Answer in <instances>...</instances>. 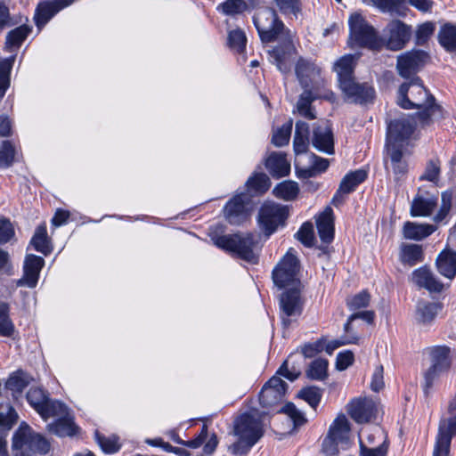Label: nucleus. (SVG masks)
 Here are the masks:
<instances>
[{
	"label": "nucleus",
	"instance_id": "42",
	"mask_svg": "<svg viewBox=\"0 0 456 456\" xmlns=\"http://www.w3.org/2000/svg\"><path fill=\"white\" fill-rule=\"evenodd\" d=\"M271 186L269 177L264 173H256L246 182V187L250 194L261 195L267 191Z\"/></svg>",
	"mask_w": 456,
	"mask_h": 456
},
{
	"label": "nucleus",
	"instance_id": "54",
	"mask_svg": "<svg viewBox=\"0 0 456 456\" xmlns=\"http://www.w3.org/2000/svg\"><path fill=\"white\" fill-rule=\"evenodd\" d=\"M292 120L289 119L288 122L283 124L278 128L273 134L272 142L276 147H282L287 145L289 142L291 131H292Z\"/></svg>",
	"mask_w": 456,
	"mask_h": 456
},
{
	"label": "nucleus",
	"instance_id": "40",
	"mask_svg": "<svg viewBox=\"0 0 456 456\" xmlns=\"http://www.w3.org/2000/svg\"><path fill=\"white\" fill-rule=\"evenodd\" d=\"M439 44L447 52L456 51V25L445 23L443 25L437 35Z\"/></svg>",
	"mask_w": 456,
	"mask_h": 456
},
{
	"label": "nucleus",
	"instance_id": "41",
	"mask_svg": "<svg viewBox=\"0 0 456 456\" xmlns=\"http://www.w3.org/2000/svg\"><path fill=\"white\" fill-rule=\"evenodd\" d=\"M15 333V325L10 317V305L0 301V337L13 338Z\"/></svg>",
	"mask_w": 456,
	"mask_h": 456
},
{
	"label": "nucleus",
	"instance_id": "36",
	"mask_svg": "<svg viewBox=\"0 0 456 456\" xmlns=\"http://www.w3.org/2000/svg\"><path fill=\"white\" fill-rule=\"evenodd\" d=\"M438 272L448 279L456 275V252L443 251L436 258Z\"/></svg>",
	"mask_w": 456,
	"mask_h": 456
},
{
	"label": "nucleus",
	"instance_id": "11",
	"mask_svg": "<svg viewBox=\"0 0 456 456\" xmlns=\"http://www.w3.org/2000/svg\"><path fill=\"white\" fill-rule=\"evenodd\" d=\"M290 248L282 259L278 263L273 271V281L280 289L287 286L297 287L299 281L297 278L299 271V262L297 257L292 253Z\"/></svg>",
	"mask_w": 456,
	"mask_h": 456
},
{
	"label": "nucleus",
	"instance_id": "25",
	"mask_svg": "<svg viewBox=\"0 0 456 456\" xmlns=\"http://www.w3.org/2000/svg\"><path fill=\"white\" fill-rule=\"evenodd\" d=\"M319 237L322 243L330 244L334 239V214L330 207H327L316 218Z\"/></svg>",
	"mask_w": 456,
	"mask_h": 456
},
{
	"label": "nucleus",
	"instance_id": "61",
	"mask_svg": "<svg viewBox=\"0 0 456 456\" xmlns=\"http://www.w3.org/2000/svg\"><path fill=\"white\" fill-rule=\"evenodd\" d=\"M14 159V148L8 141H3L0 148V167H10Z\"/></svg>",
	"mask_w": 456,
	"mask_h": 456
},
{
	"label": "nucleus",
	"instance_id": "37",
	"mask_svg": "<svg viewBox=\"0 0 456 456\" xmlns=\"http://www.w3.org/2000/svg\"><path fill=\"white\" fill-rule=\"evenodd\" d=\"M295 71L303 88L309 87L311 78L320 73V69L314 63L304 59L298 60Z\"/></svg>",
	"mask_w": 456,
	"mask_h": 456
},
{
	"label": "nucleus",
	"instance_id": "15",
	"mask_svg": "<svg viewBox=\"0 0 456 456\" xmlns=\"http://www.w3.org/2000/svg\"><path fill=\"white\" fill-rule=\"evenodd\" d=\"M428 58V53L422 50H411L400 54L396 63L398 74L408 81L419 77L416 74L423 68Z\"/></svg>",
	"mask_w": 456,
	"mask_h": 456
},
{
	"label": "nucleus",
	"instance_id": "32",
	"mask_svg": "<svg viewBox=\"0 0 456 456\" xmlns=\"http://www.w3.org/2000/svg\"><path fill=\"white\" fill-rule=\"evenodd\" d=\"M437 205V197L427 194H418L414 197L411 205L412 216H429Z\"/></svg>",
	"mask_w": 456,
	"mask_h": 456
},
{
	"label": "nucleus",
	"instance_id": "35",
	"mask_svg": "<svg viewBox=\"0 0 456 456\" xmlns=\"http://www.w3.org/2000/svg\"><path fill=\"white\" fill-rule=\"evenodd\" d=\"M455 434L456 431L446 426L440 425L433 456H449L451 442Z\"/></svg>",
	"mask_w": 456,
	"mask_h": 456
},
{
	"label": "nucleus",
	"instance_id": "47",
	"mask_svg": "<svg viewBox=\"0 0 456 456\" xmlns=\"http://www.w3.org/2000/svg\"><path fill=\"white\" fill-rule=\"evenodd\" d=\"M329 362L323 358L314 360L306 370V376L310 379L324 380L328 376Z\"/></svg>",
	"mask_w": 456,
	"mask_h": 456
},
{
	"label": "nucleus",
	"instance_id": "56",
	"mask_svg": "<svg viewBox=\"0 0 456 456\" xmlns=\"http://www.w3.org/2000/svg\"><path fill=\"white\" fill-rule=\"evenodd\" d=\"M298 396L315 410L322 399V390L316 387H305L299 392Z\"/></svg>",
	"mask_w": 456,
	"mask_h": 456
},
{
	"label": "nucleus",
	"instance_id": "1",
	"mask_svg": "<svg viewBox=\"0 0 456 456\" xmlns=\"http://www.w3.org/2000/svg\"><path fill=\"white\" fill-rule=\"evenodd\" d=\"M397 103L405 110H420L416 118L422 126L443 118L442 107L436 103L435 97L425 88L419 77H413L400 86Z\"/></svg>",
	"mask_w": 456,
	"mask_h": 456
},
{
	"label": "nucleus",
	"instance_id": "31",
	"mask_svg": "<svg viewBox=\"0 0 456 456\" xmlns=\"http://www.w3.org/2000/svg\"><path fill=\"white\" fill-rule=\"evenodd\" d=\"M413 282L430 292H441L444 285L427 267H420L412 273Z\"/></svg>",
	"mask_w": 456,
	"mask_h": 456
},
{
	"label": "nucleus",
	"instance_id": "4",
	"mask_svg": "<svg viewBox=\"0 0 456 456\" xmlns=\"http://www.w3.org/2000/svg\"><path fill=\"white\" fill-rule=\"evenodd\" d=\"M253 22L260 40L265 44L279 42L292 35L273 8L258 10L253 17Z\"/></svg>",
	"mask_w": 456,
	"mask_h": 456
},
{
	"label": "nucleus",
	"instance_id": "26",
	"mask_svg": "<svg viewBox=\"0 0 456 456\" xmlns=\"http://www.w3.org/2000/svg\"><path fill=\"white\" fill-rule=\"evenodd\" d=\"M308 158L310 162L309 167H300L298 161L297 159L295 161L296 172L299 178L305 179L316 176L317 175L325 172L330 166L329 159L319 157L314 153H310Z\"/></svg>",
	"mask_w": 456,
	"mask_h": 456
},
{
	"label": "nucleus",
	"instance_id": "52",
	"mask_svg": "<svg viewBox=\"0 0 456 456\" xmlns=\"http://www.w3.org/2000/svg\"><path fill=\"white\" fill-rule=\"evenodd\" d=\"M247 9L248 4L244 0H225L217 7V10L231 16L240 14Z\"/></svg>",
	"mask_w": 456,
	"mask_h": 456
},
{
	"label": "nucleus",
	"instance_id": "27",
	"mask_svg": "<svg viewBox=\"0 0 456 456\" xmlns=\"http://www.w3.org/2000/svg\"><path fill=\"white\" fill-rule=\"evenodd\" d=\"M442 309L443 305L439 302L419 300L416 305L415 319L421 325H430Z\"/></svg>",
	"mask_w": 456,
	"mask_h": 456
},
{
	"label": "nucleus",
	"instance_id": "51",
	"mask_svg": "<svg viewBox=\"0 0 456 456\" xmlns=\"http://www.w3.org/2000/svg\"><path fill=\"white\" fill-rule=\"evenodd\" d=\"M441 174V162L438 159H432L428 161L423 174L419 176V180L428 181L435 184L439 182Z\"/></svg>",
	"mask_w": 456,
	"mask_h": 456
},
{
	"label": "nucleus",
	"instance_id": "33",
	"mask_svg": "<svg viewBox=\"0 0 456 456\" xmlns=\"http://www.w3.org/2000/svg\"><path fill=\"white\" fill-rule=\"evenodd\" d=\"M436 231V226L427 224L406 222L403 224V233L407 240H421Z\"/></svg>",
	"mask_w": 456,
	"mask_h": 456
},
{
	"label": "nucleus",
	"instance_id": "60",
	"mask_svg": "<svg viewBox=\"0 0 456 456\" xmlns=\"http://www.w3.org/2000/svg\"><path fill=\"white\" fill-rule=\"evenodd\" d=\"M280 411L289 417L295 428L300 427L306 422L304 413L301 412L292 403H286Z\"/></svg>",
	"mask_w": 456,
	"mask_h": 456
},
{
	"label": "nucleus",
	"instance_id": "22",
	"mask_svg": "<svg viewBox=\"0 0 456 456\" xmlns=\"http://www.w3.org/2000/svg\"><path fill=\"white\" fill-rule=\"evenodd\" d=\"M45 260L43 257L29 254L26 256L23 266V276L17 281V286H27L35 288L39 279V273L44 267Z\"/></svg>",
	"mask_w": 456,
	"mask_h": 456
},
{
	"label": "nucleus",
	"instance_id": "59",
	"mask_svg": "<svg viewBox=\"0 0 456 456\" xmlns=\"http://www.w3.org/2000/svg\"><path fill=\"white\" fill-rule=\"evenodd\" d=\"M296 237L305 247H312L314 241L313 224L310 222L304 223L296 233Z\"/></svg>",
	"mask_w": 456,
	"mask_h": 456
},
{
	"label": "nucleus",
	"instance_id": "62",
	"mask_svg": "<svg viewBox=\"0 0 456 456\" xmlns=\"http://www.w3.org/2000/svg\"><path fill=\"white\" fill-rule=\"evenodd\" d=\"M325 346V338L322 337L312 343H306L301 346V354L305 358L314 357L317 354L323 351Z\"/></svg>",
	"mask_w": 456,
	"mask_h": 456
},
{
	"label": "nucleus",
	"instance_id": "18",
	"mask_svg": "<svg viewBox=\"0 0 456 456\" xmlns=\"http://www.w3.org/2000/svg\"><path fill=\"white\" fill-rule=\"evenodd\" d=\"M268 53L271 61L276 65L281 72H289L291 69L296 53L293 36H287L286 38L279 41V44L272 50L268 51Z\"/></svg>",
	"mask_w": 456,
	"mask_h": 456
},
{
	"label": "nucleus",
	"instance_id": "48",
	"mask_svg": "<svg viewBox=\"0 0 456 456\" xmlns=\"http://www.w3.org/2000/svg\"><path fill=\"white\" fill-rule=\"evenodd\" d=\"M30 243L37 251L44 254L45 256H47L51 252L45 225H40L37 228Z\"/></svg>",
	"mask_w": 456,
	"mask_h": 456
},
{
	"label": "nucleus",
	"instance_id": "7",
	"mask_svg": "<svg viewBox=\"0 0 456 456\" xmlns=\"http://www.w3.org/2000/svg\"><path fill=\"white\" fill-rule=\"evenodd\" d=\"M430 365L424 372L423 390L428 394L434 384L444 373L448 372L452 365L451 349L446 346H435L428 348Z\"/></svg>",
	"mask_w": 456,
	"mask_h": 456
},
{
	"label": "nucleus",
	"instance_id": "34",
	"mask_svg": "<svg viewBox=\"0 0 456 456\" xmlns=\"http://www.w3.org/2000/svg\"><path fill=\"white\" fill-rule=\"evenodd\" d=\"M274 10L289 19H298L303 13L302 0H272Z\"/></svg>",
	"mask_w": 456,
	"mask_h": 456
},
{
	"label": "nucleus",
	"instance_id": "17",
	"mask_svg": "<svg viewBox=\"0 0 456 456\" xmlns=\"http://www.w3.org/2000/svg\"><path fill=\"white\" fill-rule=\"evenodd\" d=\"M281 318L285 328L291 323V317H297L302 313L303 302L300 290L293 287L285 290L280 297Z\"/></svg>",
	"mask_w": 456,
	"mask_h": 456
},
{
	"label": "nucleus",
	"instance_id": "28",
	"mask_svg": "<svg viewBox=\"0 0 456 456\" xmlns=\"http://www.w3.org/2000/svg\"><path fill=\"white\" fill-rule=\"evenodd\" d=\"M55 417L58 419L47 425L50 433L61 437L72 436L77 433V427L74 424L73 418L70 416L67 406L64 414Z\"/></svg>",
	"mask_w": 456,
	"mask_h": 456
},
{
	"label": "nucleus",
	"instance_id": "3",
	"mask_svg": "<svg viewBox=\"0 0 456 456\" xmlns=\"http://www.w3.org/2000/svg\"><path fill=\"white\" fill-rule=\"evenodd\" d=\"M348 27L349 47L367 48L371 51H380L384 47L383 38L360 12H354L349 16Z\"/></svg>",
	"mask_w": 456,
	"mask_h": 456
},
{
	"label": "nucleus",
	"instance_id": "2",
	"mask_svg": "<svg viewBox=\"0 0 456 456\" xmlns=\"http://www.w3.org/2000/svg\"><path fill=\"white\" fill-rule=\"evenodd\" d=\"M234 435L239 440L230 446L233 455L247 454L264 436V425L256 413L246 412L234 420Z\"/></svg>",
	"mask_w": 456,
	"mask_h": 456
},
{
	"label": "nucleus",
	"instance_id": "46",
	"mask_svg": "<svg viewBox=\"0 0 456 456\" xmlns=\"http://www.w3.org/2000/svg\"><path fill=\"white\" fill-rule=\"evenodd\" d=\"M402 262L412 266L421 262L423 259V250L420 245L409 244L402 248Z\"/></svg>",
	"mask_w": 456,
	"mask_h": 456
},
{
	"label": "nucleus",
	"instance_id": "10",
	"mask_svg": "<svg viewBox=\"0 0 456 456\" xmlns=\"http://www.w3.org/2000/svg\"><path fill=\"white\" fill-rule=\"evenodd\" d=\"M30 406L46 420L52 416L62 415L66 412V404L49 398V394L40 387H32L26 395Z\"/></svg>",
	"mask_w": 456,
	"mask_h": 456
},
{
	"label": "nucleus",
	"instance_id": "29",
	"mask_svg": "<svg viewBox=\"0 0 456 456\" xmlns=\"http://www.w3.org/2000/svg\"><path fill=\"white\" fill-rule=\"evenodd\" d=\"M354 66L355 57L352 54H346L335 62L333 70L337 74L338 87L343 86L344 82L355 79Z\"/></svg>",
	"mask_w": 456,
	"mask_h": 456
},
{
	"label": "nucleus",
	"instance_id": "55",
	"mask_svg": "<svg viewBox=\"0 0 456 456\" xmlns=\"http://www.w3.org/2000/svg\"><path fill=\"white\" fill-rule=\"evenodd\" d=\"M359 339L360 338L357 335L346 333V335L343 336L340 339L332 340L328 343L325 340L323 350H325L328 354L331 355L339 346L344 345L358 344Z\"/></svg>",
	"mask_w": 456,
	"mask_h": 456
},
{
	"label": "nucleus",
	"instance_id": "58",
	"mask_svg": "<svg viewBox=\"0 0 456 456\" xmlns=\"http://www.w3.org/2000/svg\"><path fill=\"white\" fill-rule=\"evenodd\" d=\"M388 444L387 438H384L379 446L370 448L360 439V456H387Z\"/></svg>",
	"mask_w": 456,
	"mask_h": 456
},
{
	"label": "nucleus",
	"instance_id": "39",
	"mask_svg": "<svg viewBox=\"0 0 456 456\" xmlns=\"http://www.w3.org/2000/svg\"><path fill=\"white\" fill-rule=\"evenodd\" d=\"M367 178V172L363 169H357L346 174L339 183L340 191L350 194L355 191L357 186Z\"/></svg>",
	"mask_w": 456,
	"mask_h": 456
},
{
	"label": "nucleus",
	"instance_id": "43",
	"mask_svg": "<svg viewBox=\"0 0 456 456\" xmlns=\"http://www.w3.org/2000/svg\"><path fill=\"white\" fill-rule=\"evenodd\" d=\"M296 355L291 354L276 371V375L282 376L289 381H294L302 373V366L295 360Z\"/></svg>",
	"mask_w": 456,
	"mask_h": 456
},
{
	"label": "nucleus",
	"instance_id": "30",
	"mask_svg": "<svg viewBox=\"0 0 456 456\" xmlns=\"http://www.w3.org/2000/svg\"><path fill=\"white\" fill-rule=\"evenodd\" d=\"M265 167L273 177L281 178L290 172V163L286 154L281 152H272L265 160Z\"/></svg>",
	"mask_w": 456,
	"mask_h": 456
},
{
	"label": "nucleus",
	"instance_id": "49",
	"mask_svg": "<svg viewBox=\"0 0 456 456\" xmlns=\"http://www.w3.org/2000/svg\"><path fill=\"white\" fill-rule=\"evenodd\" d=\"M94 436L97 444L105 453H114L121 448L119 437L116 435L105 436L96 430Z\"/></svg>",
	"mask_w": 456,
	"mask_h": 456
},
{
	"label": "nucleus",
	"instance_id": "57",
	"mask_svg": "<svg viewBox=\"0 0 456 456\" xmlns=\"http://www.w3.org/2000/svg\"><path fill=\"white\" fill-rule=\"evenodd\" d=\"M436 29L435 23L431 21H427L422 24H420L417 30L415 35V43L418 45H424L428 43V39L431 37V36L434 34Z\"/></svg>",
	"mask_w": 456,
	"mask_h": 456
},
{
	"label": "nucleus",
	"instance_id": "9",
	"mask_svg": "<svg viewBox=\"0 0 456 456\" xmlns=\"http://www.w3.org/2000/svg\"><path fill=\"white\" fill-rule=\"evenodd\" d=\"M350 424L344 414L338 415L330 425L329 433L322 442V451L326 455L338 453L339 446L345 449L348 444Z\"/></svg>",
	"mask_w": 456,
	"mask_h": 456
},
{
	"label": "nucleus",
	"instance_id": "63",
	"mask_svg": "<svg viewBox=\"0 0 456 456\" xmlns=\"http://www.w3.org/2000/svg\"><path fill=\"white\" fill-rule=\"evenodd\" d=\"M452 206V192L444 191L442 194V204L438 213L435 216L434 220L436 222L443 221L449 214Z\"/></svg>",
	"mask_w": 456,
	"mask_h": 456
},
{
	"label": "nucleus",
	"instance_id": "5",
	"mask_svg": "<svg viewBox=\"0 0 456 456\" xmlns=\"http://www.w3.org/2000/svg\"><path fill=\"white\" fill-rule=\"evenodd\" d=\"M49 442L26 423L22 422L12 436L13 456H34L37 452L45 454L50 450Z\"/></svg>",
	"mask_w": 456,
	"mask_h": 456
},
{
	"label": "nucleus",
	"instance_id": "53",
	"mask_svg": "<svg viewBox=\"0 0 456 456\" xmlns=\"http://www.w3.org/2000/svg\"><path fill=\"white\" fill-rule=\"evenodd\" d=\"M228 45L229 47L237 52L238 53H241L244 52L246 48L247 37L245 33L241 29H233L228 33Z\"/></svg>",
	"mask_w": 456,
	"mask_h": 456
},
{
	"label": "nucleus",
	"instance_id": "16",
	"mask_svg": "<svg viewBox=\"0 0 456 456\" xmlns=\"http://www.w3.org/2000/svg\"><path fill=\"white\" fill-rule=\"evenodd\" d=\"M416 120L413 117H403L390 121L387 126V142L405 146L412 135Z\"/></svg>",
	"mask_w": 456,
	"mask_h": 456
},
{
	"label": "nucleus",
	"instance_id": "24",
	"mask_svg": "<svg viewBox=\"0 0 456 456\" xmlns=\"http://www.w3.org/2000/svg\"><path fill=\"white\" fill-rule=\"evenodd\" d=\"M319 98L333 101L335 99V94L333 92L329 91L325 94L321 95L317 93H314L309 87L304 88V92L300 94L297 103V110L298 113L302 117L310 120L316 118L314 109L312 108V103Z\"/></svg>",
	"mask_w": 456,
	"mask_h": 456
},
{
	"label": "nucleus",
	"instance_id": "38",
	"mask_svg": "<svg viewBox=\"0 0 456 456\" xmlns=\"http://www.w3.org/2000/svg\"><path fill=\"white\" fill-rule=\"evenodd\" d=\"M32 377L22 370H18L8 378L5 387L13 394L20 395L23 390L31 383Z\"/></svg>",
	"mask_w": 456,
	"mask_h": 456
},
{
	"label": "nucleus",
	"instance_id": "20",
	"mask_svg": "<svg viewBox=\"0 0 456 456\" xmlns=\"http://www.w3.org/2000/svg\"><path fill=\"white\" fill-rule=\"evenodd\" d=\"M349 416L358 424L368 423L376 418V403L367 397L353 399L347 405Z\"/></svg>",
	"mask_w": 456,
	"mask_h": 456
},
{
	"label": "nucleus",
	"instance_id": "8",
	"mask_svg": "<svg viewBox=\"0 0 456 456\" xmlns=\"http://www.w3.org/2000/svg\"><path fill=\"white\" fill-rule=\"evenodd\" d=\"M289 216L286 206L273 201H265L260 208L257 222L260 230L268 238L274 233L280 226H284Z\"/></svg>",
	"mask_w": 456,
	"mask_h": 456
},
{
	"label": "nucleus",
	"instance_id": "21",
	"mask_svg": "<svg viewBox=\"0 0 456 456\" xmlns=\"http://www.w3.org/2000/svg\"><path fill=\"white\" fill-rule=\"evenodd\" d=\"M312 144L319 151L333 154L334 138L328 121H320L314 125Z\"/></svg>",
	"mask_w": 456,
	"mask_h": 456
},
{
	"label": "nucleus",
	"instance_id": "64",
	"mask_svg": "<svg viewBox=\"0 0 456 456\" xmlns=\"http://www.w3.org/2000/svg\"><path fill=\"white\" fill-rule=\"evenodd\" d=\"M370 295L366 290H362L348 300L347 305L350 310H357L367 307L370 304Z\"/></svg>",
	"mask_w": 456,
	"mask_h": 456
},
{
	"label": "nucleus",
	"instance_id": "19",
	"mask_svg": "<svg viewBox=\"0 0 456 456\" xmlns=\"http://www.w3.org/2000/svg\"><path fill=\"white\" fill-rule=\"evenodd\" d=\"M288 385L277 375L273 376L262 387L259 403L262 407L272 408L282 402Z\"/></svg>",
	"mask_w": 456,
	"mask_h": 456
},
{
	"label": "nucleus",
	"instance_id": "23",
	"mask_svg": "<svg viewBox=\"0 0 456 456\" xmlns=\"http://www.w3.org/2000/svg\"><path fill=\"white\" fill-rule=\"evenodd\" d=\"M72 0H55L40 2L35 11L36 26L42 28L60 10L69 5Z\"/></svg>",
	"mask_w": 456,
	"mask_h": 456
},
{
	"label": "nucleus",
	"instance_id": "13",
	"mask_svg": "<svg viewBox=\"0 0 456 456\" xmlns=\"http://www.w3.org/2000/svg\"><path fill=\"white\" fill-rule=\"evenodd\" d=\"M249 195L244 192L234 195L224 207L225 220L232 225H240L250 216Z\"/></svg>",
	"mask_w": 456,
	"mask_h": 456
},
{
	"label": "nucleus",
	"instance_id": "6",
	"mask_svg": "<svg viewBox=\"0 0 456 456\" xmlns=\"http://www.w3.org/2000/svg\"><path fill=\"white\" fill-rule=\"evenodd\" d=\"M211 240L219 248L235 254L240 259L256 264L257 256L254 252L256 240L254 234L211 235Z\"/></svg>",
	"mask_w": 456,
	"mask_h": 456
},
{
	"label": "nucleus",
	"instance_id": "14",
	"mask_svg": "<svg viewBox=\"0 0 456 456\" xmlns=\"http://www.w3.org/2000/svg\"><path fill=\"white\" fill-rule=\"evenodd\" d=\"M412 34L411 27L399 20L390 21L384 28V47L399 51L405 47Z\"/></svg>",
	"mask_w": 456,
	"mask_h": 456
},
{
	"label": "nucleus",
	"instance_id": "44",
	"mask_svg": "<svg viewBox=\"0 0 456 456\" xmlns=\"http://www.w3.org/2000/svg\"><path fill=\"white\" fill-rule=\"evenodd\" d=\"M273 193L279 199L287 201L294 200L299 193V187L296 182L284 181L273 188Z\"/></svg>",
	"mask_w": 456,
	"mask_h": 456
},
{
	"label": "nucleus",
	"instance_id": "50",
	"mask_svg": "<svg viewBox=\"0 0 456 456\" xmlns=\"http://www.w3.org/2000/svg\"><path fill=\"white\" fill-rule=\"evenodd\" d=\"M13 61V57L0 61V99L4 96L10 86V73Z\"/></svg>",
	"mask_w": 456,
	"mask_h": 456
},
{
	"label": "nucleus",
	"instance_id": "45",
	"mask_svg": "<svg viewBox=\"0 0 456 456\" xmlns=\"http://www.w3.org/2000/svg\"><path fill=\"white\" fill-rule=\"evenodd\" d=\"M31 28L28 25H21L9 31L5 38V45L8 48H19L28 37Z\"/></svg>",
	"mask_w": 456,
	"mask_h": 456
},
{
	"label": "nucleus",
	"instance_id": "12",
	"mask_svg": "<svg viewBox=\"0 0 456 456\" xmlns=\"http://www.w3.org/2000/svg\"><path fill=\"white\" fill-rule=\"evenodd\" d=\"M346 102L361 106L373 104L376 98L375 88L369 83H360L356 79L344 82L338 87Z\"/></svg>",
	"mask_w": 456,
	"mask_h": 456
}]
</instances>
